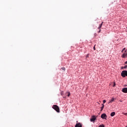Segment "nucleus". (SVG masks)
I'll return each mask as SVG.
<instances>
[{
    "instance_id": "8",
    "label": "nucleus",
    "mask_w": 127,
    "mask_h": 127,
    "mask_svg": "<svg viewBox=\"0 0 127 127\" xmlns=\"http://www.w3.org/2000/svg\"><path fill=\"white\" fill-rule=\"evenodd\" d=\"M115 115H116V113L115 112H112L111 113V117H114V116H115Z\"/></svg>"
},
{
    "instance_id": "3",
    "label": "nucleus",
    "mask_w": 127,
    "mask_h": 127,
    "mask_svg": "<svg viewBox=\"0 0 127 127\" xmlns=\"http://www.w3.org/2000/svg\"><path fill=\"white\" fill-rule=\"evenodd\" d=\"M101 119H103V120H105L106 119L105 118H108V117L107 116V115H106V114H103L101 115Z\"/></svg>"
},
{
    "instance_id": "11",
    "label": "nucleus",
    "mask_w": 127,
    "mask_h": 127,
    "mask_svg": "<svg viewBox=\"0 0 127 127\" xmlns=\"http://www.w3.org/2000/svg\"><path fill=\"white\" fill-rule=\"evenodd\" d=\"M114 101H115V98H112V99L109 101V103H112V102H114Z\"/></svg>"
},
{
    "instance_id": "16",
    "label": "nucleus",
    "mask_w": 127,
    "mask_h": 127,
    "mask_svg": "<svg viewBox=\"0 0 127 127\" xmlns=\"http://www.w3.org/2000/svg\"><path fill=\"white\" fill-rule=\"evenodd\" d=\"M99 127H105V126H104V125H100Z\"/></svg>"
},
{
    "instance_id": "6",
    "label": "nucleus",
    "mask_w": 127,
    "mask_h": 127,
    "mask_svg": "<svg viewBox=\"0 0 127 127\" xmlns=\"http://www.w3.org/2000/svg\"><path fill=\"white\" fill-rule=\"evenodd\" d=\"M122 92H123V93H127V87H125L124 88L122 89Z\"/></svg>"
},
{
    "instance_id": "22",
    "label": "nucleus",
    "mask_w": 127,
    "mask_h": 127,
    "mask_svg": "<svg viewBox=\"0 0 127 127\" xmlns=\"http://www.w3.org/2000/svg\"><path fill=\"white\" fill-rule=\"evenodd\" d=\"M93 49H94V50H96V48H95V46H94V47H93Z\"/></svg>"
},
{
    "instance_id": "19",
    "label": "nucleus",
    "mask_w": 127,
    "mask_h": 127,
    "mask_svg": "<svg viewBox=\"0 0 127 127\" xmlns=\"http://www.w3.org/2000/svg\"><path fill=\"white\" fill-rule=\"evenodd\" d=\"M115 86H116V82H114L113 87H115Z\"/></svg>"
},
{
    "instance_id": "24",
    "label": "nucleus",
    "mask_w": 127,
    "mask_h": 127,
    "mask_svg": "<svg viewBox=\"0 0 127 127\" xmlns=\"http://www.w3.org/2000/svg\"><path fill=\"white\" fill-rule=\"evenodd\" d=\"M125 64H127V61L125 62Z\"/></svg>"
},
{
    "instance_id": "14",
    "label": "nucleus",
    "mask_w": 127,
    "mask_h": 127,
    "mask_svg": "<svg viewBox=\"0 0 127 127\" xmlns=\"http://www.w3.org/2000/svg\"><path fill=\"white\" fill-rule=\"evenodd\" d=\"M66 94H67V97H69L70 96V92H66Z\"/></svg>"
},
{
    "instance_id": "17",
    "label": "nucleus",
    "mask_w": 127,
    "mask_h": 127,
    "mask_svg": "<svg viewBox=\"0 0 127 127\" xmlns=\"http://www.w3.org/2000/svg\"><path fill=\"white\" fill-rule=\"evenodd\" d=\"M63 94H64V92L63 91H62L61 93V95L63 96Z\"/></svg>"
},
{
    "instance_id": "1",
    "label": "nucleus",
    "mask_w": 127,
    "mask_h": 127,
    "mask_svg": "<svg viewBox=\"0 0 127 127\" xmlns=\"http://www.w3.org/2000/svg\"><path fill=\"white\" fill-rule=\"evenodd\" d=\"M53 109L55 110L57 113H60V109L59 108V106L56 105H54L52 107Z\"/></svg>"
},
{
    "instance_id": "12",
    "label": "nucleus",
    "mask_w": 127,
    "mask_h": 127,
    "mask_svg": "<svg viewBox=\"0 0 127 127\" xmlns=\"http://www.w3.org/2000/svg\"><path fill=\"white\" fill-rule=\"evenodd\" d=\"M124 51H125V52H127V50H126V48H124L123 50L122 51V52H124Z\"/></svg>"
},
{
    "instance_id": "4",
    "label": "nucleus",
    "mask_w": 127,
    "mask_h": 127,
    "mask_svg": "<svg viewBox=\"0 0 127 127\" xmlns=\"http://www.w3.org/2000/svg\"><path fill=\"white\" fill-rule=\"evenodd\" d=\"M94 121H96V116H93L90 119V122H94Z\"/></svg>"
},
{
    "instance_id": "10",
    "label": "nucleus",
    "mask_w": 127,
    "mask_h": 127,
    "mask_svg": "<svg viewBox=\"0 0 127 127\" xmlns=\"http://www.w3.org/2000/svg\"><path fill=\"white\" fill-rule=\"evenodd\" d=\"M102 107H101V112H102V111H103V110H104V107H105V105H104V104H102Z\"/></svg>"
},
{
    "instance_id": "25",
    "label": "nucleus",
    "mask_w": 127,
    "mask_h": 127,
    "mask_svg": "<svg viewBox=\"0 0 127 127\" xmlns=\"http://www.w3.org/2000/svg\"><path fill=\"white\" fill-rule=\"evenodd\" d=\"M126 127H127V126Z\"/></svg>"
},
{
    "instance_id": "21",
    "label": "nucleus",
    "mask_w": 127,
    "mask_h": 127,
    "mask_svg": "<svg viewBox=\"0 0 127 127\" xmlns=\"http://www.w3.org/2000/svg\"><path fill=\"white\" fill-rule=\"evenodd\" d=\"M88 57H89V54H87V55H86V58H88Z\"/></svg>"
},
{
    "instance_id": "2",
    "label": "nucleus",
    "mask_w": 127,
    "mask_h": 127,
    "mask_svg": "<svg viewBox=\"0 0 127 127\" xmlns=\"http://www.w3.org/2000/svg\"><path fill=\"white\" fill-rule=\"evenodd\" d=\"M121 76L123 77H127V70H123L121 73Z\"/></svg>"
},
{
    "instance_id": "20",
    "label": "nucleus",
    "mask_w": 127,
    "mask_h": 127,
    "mask_svg": "<svg viewBox=\"0 0 127 127\" xmlns=\"http://www.w3.org/2000/svg\"><path fill=\"white\" fill-rule=\"evenodd\" d=\"M106 100H104L103 102V104H105V103H106Z\"/></svg>"
},
{
    "instance_id": "15",
    "label": "nucleus",
    "mask_w": 127,
    "mask_h": 127,
    "mask_svg": "<svg viewBox=\"0 0 127 127\" xmlns=\"http://www.w3.org/2000/svg\"><path fill=\"white\" fill-rule=\"evenodd\" d=\"M123 115H125V116H127V113H123Z\"/></svg>"
},
{
    "instance_id": "5",
    "label": "nucleus",
    "mask_w": 127,
    "mask_h": 127,
    "mask_svg": "<svg viewBox=\"0 0 127 127\" xmlns=\"http://www.w3.org/2000/svg\"><path fill=\"white\" fill-rule=\"evenodd\" d=\"M75 127H82V124L80 123H77Z\"/></svg>"
},
{
    "instance_id": "23",
    "label": "nucleus",
    "mask_w": 127,
    "mask_h": 127,
    "mask_svg": "<svg viewBox=\"0 0 127 127\" xmlns=\"http://www.w3.org/2000/svg\"><path fill=\"white\" fill-rule=\"evenodd\" d=\"M101 32V29H99V31H98V33H100Z\"/></svg>"
},
{
    "instance_id": "7",
    "label": "nucleus",
    "mask_w": 127,
    "mask_h": 127,
    "mask_svg": "<svg viewBox=\"0 0 127 127\" xmlns=\"http://www.w3.org/2000/svg\"><path fill=\"white\" fill-rule=\"evenodd\" d=\"M122 57L123 58H126V57H127V53H124L122 55Z\"/></svg>"
},
{
    "instance_id": "9",
    "label": "nucleus",
    "mask_w": 127,
    "mask_h": 127,
    "mask_svg": "<svg viewBox=\"0 0 127 127\" xmlns=\"http://www.w3.org/2000/svg\"><path fill=\"white\" fill-rule=\"evenodd\" d=\"M104 22H102V23L100 25L99 27L98 28V29H100L103 25Z\"/></svg>"
},
{
    "instance_id": "18",
    "label": "nucleus",
    "mask_w": 127,
    "mask_h": 127,
    "mask_svg": "<svg viewBox=\"0 0 127 127\" xmlns=\"http://www.w3.org/2000/svg\"><path fill=\"white\" fill-rule=\"evenodd\" d=\"M123 68H124L125 69L127 68V65H125L124 67H122V69H123Z\"/></svg>"
},
{
    "instance_id": "13",
    "label": "nucleus",
    "mask_w": 127,
    "mask_h": 127,
    "mask_svg": "<svg viewBox=\"0 0 127 127\" xmlns=\"http://www.w3.org/2000/svg\"><path fill=\"white\" fill-rule=\"evenodd\" d=\"M62 70H63V71H65V70H66V68H65V67H62L61 68Z\"/></svg>"
}]
</instances>
